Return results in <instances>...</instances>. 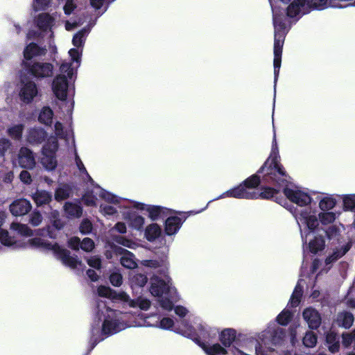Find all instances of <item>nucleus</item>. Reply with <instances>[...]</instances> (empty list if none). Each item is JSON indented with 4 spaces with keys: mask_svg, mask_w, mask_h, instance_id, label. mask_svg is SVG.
<instances>
[{
    "mask_svg": "<svg viewBox=\"0 0 355 355\" xmlns=\"http://www.w3.org/2000/svg\"><path fill=\"white\" fill-rule=\"evenodd\" d=\"M273 15L274 26V90L282 62L284 39L291 24L288 18L297 21L312 10H322L331 6L330 0H269Z\"/></svg>",
    "mask_w": 355,
    "mask_h": 355,
    "instance_id": "1",
    "label": "nucleus"
},
{
    "mask_svg": "<svg viewBox=\"0 0 355 355\" xmlns=\"http://www.w3.org/2000/svg\"><path fill=\"white\" fill-rule=\"evenodd\" d=\"M279 149L276 135L274 132L270 156L258 171L257 174H254L245 180L243 184L223 193L216 198L214 200L225 198H257L258 194L257 192L251 189L257 187L260 183L261 174L263 181L266 182H276L279 186H284V183L287 182L288 175L279 163Z\"/></svg>",
    "mask_w": 355,
    "mask_h": 355,
    "instance_id": "2",
    "label": "nucleus"
},
{
    "mask_svg": "<svg viewBox=\"0 0 355 355\" xmlns=\"http://www.w3.org/2000/svg\"><path fill=\"white\" fill-rule=\"evenodd\" d=\"M127 313L111 309L105 300H98L96 306V316L91 327L92 348L104 339L103 336L116 334L127 327H141L143 324L135 321L128 322Z\"/></svg>",
    "mask_w": 355,
    "mask_h": 355,
    "instance_id": "3",
    "label": "nucleus"
},
{
    "mask_svg": "<svg viewBox=\"0 0 355 355\" xmlns=\"http://www.w3.org/2000/svg\"><path fill=\"white\" fill-rule=\"evenodd\" d=\"M300 229L302 241L308 242L306 248L311 253L316 254L324 248V236L331 239L337 234V229L331 226L327 230L318 229L319 221L308 208L300 209L293 214Z\"/></svg>",
    "mask_w": 355,
    "mask_h": 355,
    "instance_id": "4",
    "label": "nucleus"
},
{
    "mask_svg": "<svg viewBox=\"0 0 355 355\" xmlns=\"http://www.w3.org/2000/svg\"><path fill=\"white\" fill-rule=\"evenodd\" d=\"M71 61H64L60 67V73L57 75L52 82V90L55 97L64 101L67 99L70 89L71 82H73V76L76 69L80 64V52L74 49L69 51Z\"/></svg>",
    "mask_w": 355,
    "mask_h": 355,
    "instance_id": "5",
    "label": "nucleus"
},
{
    "mask_svg": "<svg viewBox=\"0 0 355 355\" xmlns=\"http://www.w3.org/2000/svg\"><path fill=\"white\" fill-rule=\"evenodd\" d=\"M149 291L152 295L157 297L160 306L166 311L173 309V300L176 295V289L172 286L171 279H162L155 276L150 279Z\"/></svg>",
    "mask_w": 355,
    "mask_h": 355,
    "instance_id": "6",
    "label": "nucleus"
},
{
    "mask_svg": "<svg viewBox=\"0 0 355 355\" xmlns=\"http://www.w3.org/2000/svg\"><path fill=\"white\" fill-rule=\"evenodd\" d=\"M100 196L105 200L119 205V207L121 209V214L123 218L128 221V225L131 228L137 231H141L144 229L145 218L143 216L132 212V209H136V207L123 206L126 202H137V201L119 198L107 191L100 190Z\"/></svg>",
    "mask_w": 355,
    "mask_h": 355,
    "instance_id": "7",
    "label": "nucleus"
},
{
    "mask_svg": "<svg viewBox=\"0 0 355 355\" xmlns=\"http://www.w3.org/2000/svg\"><path fill=\"white\" fill-rule=\"evenodd\" d=\"M98 293L100 297H105L110 300H119L124 306L130 308H138L141 311H146L151 306V302L149 299L144 296H139L136 299H131L130 295L124 291L117 293L111 288L105 286H101L98 288Z\"/></svg>",
    "mask_w": 355,
    "mask_h": 355,
    "instance_id": "8",
    "label": "nucleus"
},
{
    "mask_svg": "<svg viewBox=\"0 0 355 355\" xmlns=\"http://www.w3.org/2000/svg\"><path fill=\"white\" fill-rule=\"evenodd\" d=\"M211 327L200 320H196L193 324H189L186 320H183L182 325L177 327L175 330L178 334L195 340L204 351L203 346L210 347L212 345H207L202 343L200 340L209 338L211 337Z\"/></svg>",
    "mask_w": 355,
    "mask_h": 355,
    "instance_id": "9",
    "label": "nucleus"
},
{
    "mask_svg": "<svg viewBox=\"0 0 355 355\" xmlns=\"http://www.w3.org/2000/svg\"><path fill=\"white\" fill-rule=\"evenodd\" d=\"M30 243L33 246L51 251L58 259L61 260L63 264L71 268H79L83 265L80 261L71 257L67 250L61 248L57 243L44 241L41 238L32 239L30 240Z\"/></svg>",
    "mask_w": 355,
    "mask_h": 355,
    "instance_id": "10",
    "label": "nucleus"
},
{
    "mask_svg": "<svg viewBox=\"0 0 355 355\" xmlns=\"http://www.w3.org/2000/svg\"><path fill=\"white\" fill-rule=\"evenodd\" d=\"M58 143L55 137H49L42 149L41 164L47 171H53L58 164L55 153Z\"/></svg>",
    "mask_w": 355,
    "mask_h": 355,
    "instance_id": "11",
    "label": "nucleus"
},
{
    "mask_svg": "<svg viewBox=\"0 0 355 355\" xmlns=\"http://www.w3.org/2000/svg\"><path fill=\"white\" fill-rule=\"evenodd\" d=\"M285 332L283 328L278 327L276 324H272L268 326V327L258 334L257 339V345L255 347V351L258 355L260 352L261 342L264 345L270 343L278 344L284 338Z\"/></svg>",
    "mask_w": 355,
    "mask_h": 355,
    "instance_id": "12",
    "label": "nucleus"
},
{
    "mask_svg": "<svg viewBox=\"0 0 355 355\" xmlns=\"http://www.w3.org/2000/svg\"><path fill=\"white\" fill-rule=\"evenodd\" d=\"M283 192L288 200L300 207H306L312 201L311 193L304 188L286 184Z\"/></svg>",
    "mask_w": 355,
    "mask_h": 355,
    "instance_id": "13",
    "label": "nucleus"
},
{
    "mask_svg": "<svg viewBox=\"0 0 355 355\" xmlns=\"http://www.w3.org/2000/svg\"><path fill=\"white\" fill-rule=\"evenodd\" d=\"M26 70L37 80L51 77L53 72L52 64L39 61H23Z\"/></svg>",
    "mask_w": 355,
    "mask_h": 355,
    "instance_id": "14",
    "label": "nucleus"
},
{
    "mask_svg": "<svg viewBox=\"0 0 355 355\" xmlns=\"http://www.w3.org/2000/svg\"><path fill=\"white\" fill-rule=\"evenodd\" d=\"M125 207H135L136 209L140 211H146L148 214L149 218L153 221L164 220L168 216L172 210L164 207L147 205L142 202H126Z\"/></svg>",
    "mask_w": 355,
    "mask_h": 355,
    "instance_id": "15",
    "label": "nucleus"
},
{
    "mask_svg": "<svg viewBox=\"0 0 355 355\" xmlns=\"http://www.w3.org/2000/svg\"><path fill=\"white\" fill-rule=\"evenodd\" d=\"M38 92L37 85L33 80L21 81L19 95L23 103L26 104L31 103L37 96Z\"/></svg>",
    "mask_w": 355,
    "mask_h": 355,
    "instance_id": "16",
    "label": "nucleus"
},
{
    "mask_svg": "<svg viewBox=\"0 0 355 355\" xmlns=\"http://www.w3.org/2000/svg\"><path fill=\"white\" fill-rule=\"evenodd\" d=\"M18 163L21 168H33L36 162L33 151L26 147H21L18 154Z\"/></svg>",
    "mask_w": 355,
    "mask_h": 355,
    "instance_id": "17",
    "label": "nucleus"
},
{
    "mask_svg": "<svg viewBox=\"0 0 355 355\" xmlns=\"http://www.w3.org/2000/svg\"><path fill=\"white\" fill-rule=\"evenodd\" d=\"M304 320L309 327L312 329H318L321 324V317L317 310L311 307L306 308L302 313Z\"/></svg>",
    "mask_w": 355,
    "mask_h": 355,
    "instance_id": "18",
    "label": "nucleus"
},
{
    "mask_svg": "<svg viewBox=\"0 0 355 355\" xmlns=\"http://www.w3.org/2000/svg\"><path fill=\"white\" fill-rule=\"evenodd\" d=\"M258 194L257 198L259 197H261V198H266L269 199L271 198H275V201L281 205L282 206L286 207L287 209H288L293 214L295 211H299L300 209H297L296 208H294L292 205H289L287 201L285 199H279L277 197H276V195L277 194L275 189H271L270 187L264 188L263 190L261 193L257 192Z\"/></svg>",
    "mask_w": 355,
    "mask_h": 355,
    "instance_id": "19",
    "label": "nucleus"
},
{
    "mask_svg": "<svg viewBox=\"0 0 355 355\" xmlns=\"http://www.w3.org/2000/svg\"><path fill=\"white\" fill-rule=\"evenodd\" d=\"M32 208L31 202L24 198L15 200L10 205V211L14 216H24Z\"/></svg>",
    "mask_w": 355,
    "mask_h": 355,
    "instance_id": "20",
    "label": "nucleus"
},
{
    "mask_svg": "<svg viewBox=\"0 0 355 355\" xmlns=\"http://www.w3.org/2000/svg\"><path fill=\"white\" fill-rule=\"evenodd\" d=\"M46 132L40 127H34L28 130L26 141L31 145H37L44 141Z\"/></svg>",
    "mask_w": 355,
    "mask_h": 355,
    "instance_id": "21",
    "label": "nucleus"
},
{
    "mask_svg": "<svg viewBox=\"0 0 355 355\" xmlns=\"http://www.w3.org/2000/svg\"><path fill=\"white\" fill-rule=\"evenodd\" d=\"M116 252L121 256L120 262L123 267L129 269L137 267V264L132 252L121 247L116 248Z\"/></svg>",
    "mask_w": 355,
    "mask_h": 355,
    "instance_id": "22",
    "label": "nucleus"
},
{
    "mask_svg": "<svg viewBox=\"0 0 355 355\" xmlns=\"http://www.w3.org/2000/svg\"><path fill=\"white\" fill-rule=\"evenodd\" d=\"M46 53V49L41 47L35 43L29 44L24 51V61H31L32 59L42 57Z\"/></svg>",
    "mask_w": 355,
    "mask_h": 355,
    "instance_id": "23",
    "label": "nucleus"
},
{
    "mask_svg": "<svg viewBox=\"0 0 355 355\" xmlns=\"http://www.w3.org/2000/svg\"><path fill=\"white\" fill-rule=\"evenodd\" d=\"M55 17L49 13L40 14L35 19L37 26L44 32L49 30L51 31L52 27L55 25Z\"/></svg>",
    "mask_w": 355,
    "mask_h": 355,
    "instance_id": "24",
    "label": "nucleus"
},
{
    "mask_svg": "<svg viewBox=\"0 0 355 355\" xmlns=\"http://www.w3.org/2000/svg\"><path fill=\"white\" fill-rule=\"evenodd\" d=\"M182 220L178 216H167L165 220V232L168 236L178 233L182 225Z\"/></svg>",
    "mask_w": 355,
    "mask_h": 355,
    "instance_id": "25",
    "label": "nucleus"
},
{
    "mask_svg": "<svg viewBox=\"0 0 355 355\" xmlns=\"http://www.w3.org/2000/svg\"><path fill=\"white\" fill-rule=\"evenodd\" d=\"M90 30L91 28L87 26L76 33L73 37L72 44L74 46L78 48L76 49L80 52V55L82 54V50H80L79 48H82L84 46L85 42L90 32Z\"/></svg>",
    "mask_w": 355,
    "mask_h": 355,
    "instance_id": "26",
    "label": "nucleus"
},
{
    "mask_svg": "<svg viewBox=\"0 0 355 355\" xmlns=\"http://www.w3.org/2000/svg\"><path fill=\"white\" fill-rule=\"evenodd\" d=\"M53 132L54 135H51L50 137H55L57 139L58 142V139L64 140V141L67 142L71 134V131L66 128L60 121H56L54 124Z\"/></svg>",
    "mask_w": 355,
    "mask_h": 355,
    "instance_id": "27",
    "label": "nucleus"
},
{
    "mask_svg": "<svg viewBox=\"0 0 355 355\" xmlns=\"http://www.w3.org/2000/svg\"><path fill=\"white\" fill-rule=\"evenodd\" d=\"M353 322L354 316L352 313L348 311H343L337 314L336 323L338 327L349 329L351 327Z\"/></svg>",
    "mask_w": 355,
    "mask_h": 355,
    "instance_id": "28",
    "label": "nucleus"
},
{
    "mask_svg": "<svg viewBox=\"0 0 355 355\" xmlns=\"http://www.w3.org/2000/svg\"><path fill=\"white\" fill-rule=\"evenodd\" d=\"M162 229L157 223H151L145 229V237L148 241H154L160 236Z\"/></svg>",
    "mask_w": 355,
    "mask_h": 355,
    "instance_id": "29",
    "label": "nucleus"
},
{
    "mask_svg": "<svg viewBox=\"0 0 355 355\" xmlns=\"http://www.w3.org/2000/svg\"><path fill=\"white\" fill-rule=\"evenodd\" d=\"M326 343L328 346L329 350L331 353H336L340 349V340L338 335L333 332L329 331L326 334Z\"/></svg>",
    "mask_w": 355,
    "mask_h": 355,
    "instance_id": "30",
    "label": "nucleus"
},
{
    "mask_svg": "<svg viewBox=\"0 0 355 355\" xmlns=\"http://www.w3.org/2000/svg\"><path fill=\"white\" fill-rule=\"evenodd\" d=\"M64 211L69 218H79L83 214V209L78 203L66 202L64 205Z\"/></svg>",
    "mask_w": 355,
    "mask_h": 355,
    "instance_id": "31",
    "label": "nucleus"
},
{
    "mask_svg": "<svg viewBox=\"0 0 355 355\" xmlns=\"http://www.w3.org/2000/svg\"><path fill=\"white\" fill-rule=\"evenodd\" d=\"M100 190L105 191L100 187H96L91 192L86 193L83 197V200L84 201L85 204L87 206H96L97 196H98L103 200H105L100 196Z\"/></svg>",
    "mask_w": 355,
    "mask_h": 355,
    "instance_id": "32",
    "label": "nucleus"
},
{
    "mask_svg": "<svg viewBox=\"0 0 355 355\" xmlns=\"http://www.w3.org/2000/svg\"><path fill=\"white\" fill-rule=\"evenodd\" d=\"M105 203L100 205V211L105 216H111L115 215L118 210L121 212L119 205L110 202L105 200Z\"/></svg>",
    "mask_w": 355,
    "mask_h": 355,
    "instance_id": "33",
    "label": "nucleus"
},
{
    "mask_svg": "<svg viewBox=\"0 0 355 355\" xmlns=\"http://www.w3.org/2000/svg\"><path fill=\"white\" fill-rule=\"evenodd\" d=\"M349 245H346L344 247H342L340 249H336L331 254L328 256L325 259V265L328 267V269L330 268L331 264L338 260L339 258L345 255L347 252L349 250Z\"/></svg>",
    "mask_w": 355,
    "mask_h": 355,
    "instance_id": "34",
    "label": "nucleus"
},
{
    "mask_svg": "<svg viewBox=\"0 0 355 355\" xmlns=\"http://www.w3.org/2000/svg\"><path fill=\"white\" fill-rule=\"evenodd\" d=\"M32 199L37 206H41L50 202L51 194L46 191L37 190L32 195Z\"/></svg>",
    "mask_w": 355,
    "mask_h": 355,
    "instance_id": "35",
    "label": "nucleus"
},
{
    "mask_svg": "<svg viewBox=\"0 0 355 355\" xmlns=\"http://www.w3.org/2000/svg\"><path fill=\"white\" fill-rule=\"evenodd\" d=\"M53 117V110L49 107L45 106L42 108L39 113L38 121L45 125H50L52 123Z\"/></svg>",
    "mask_w": 355,
    "mask_h": 355,
    "instance_id": "36",
    "label": "nucleus"
},
{
    "mask_svg": "<svg viewBox=\"0 0 355 355\" xmlns=\"http://www.w3.org/2000/svg\"><path fill=\"white\" fill-rule=\"evenodd\" d=\"M236 336V330L233 329H225L221 332L220 340L224 346L229 347L235 340Z\"/></svg>",
    "mask_w": 355,
    "mask_h": 355,
    "instance_id": "37",
    "label": "nucleus"
},
{
    "mask_svg": "<svg viewBox=\"0 0 355 355\" xmlns=\"http://www.w3.org/2000/svg\"><path fill=\"white\" fill-rule=\"evenodd\" d=\"M6 215L3 212H0V227L3 225ZM0 241L6 246H11L15 243V241L8 236L6 230L0 228Z\"/></svg>",
    "mask_w": 355,
    "mask_h": 355,
    "instance_id": "38",
    "label": "nucleus"
},
{
    "mask_svg": "<svg viewBox=\"0 0 355 355\" xmlns=\"http://www.w3.org/2000/svg\"><path fill=\"white\" fill-rule=\"evenodd\" d=\"M24 129V125L22 123L13 124L8 128L7 133L12 139L20 140Z\"/></svg>",
    "mask_w": 355,
    "mask_h": 355,
    "instance_id": "39",
    "label": "nucleus"
},
{
    "mask_svg": "<svg viewBox=\"0 0 355 355\" xmlns=\"http://www.w3.org/2000/svg\"><path fill=\"white\" fill-rule=\"evenodd\" d=\"M336 204V199L331 195H327L322 198L320 199L319 202V207L320 209L324 210H331L333 209Z\"/></svg>",
    "mask_w": 355,
    "mask_h": 355,
    "instance_id": "40",
    "label": "nucleus"
},
{
    "mask_svg": "<svg viewBox=\"0 0 355 355\" xmlns=\"http://www.w3.org/2000/svg\"><path fill=\"white\" fill-rule=\"evenodd\" d=\"M342 199L344 210L355 211V194L344 195Z\"/></svg>",
    "mask_w": 355,
    "mask_h": 355,
    "instance_id": "41",
    "label": "nucleus"
},
{
    "mask_svg": "<svg viewBox=\"0 0 355 355\" xmlns=\"http://www.w3.org/2000/svg\"><path fill=\"white\" fill-rule=\"evenodd\" d=\"M205 352L207 355H227V350L219 344L212 345L210 347L203 346Z\"/></svg>",
    "mask_w": 355,
    "mask_h": 355,
    "instance_id": "42",
    "label": "nucleus"
},
{
    "mask_svg": "<svg viewBox=\"0 0 355 355\" xmlns=\"http://www.w3.org/2000/svg\"><path fill=\"white\" fill-rule=\"evenodd\" d=\"M10 228L22 236H31L33 235V231L26 225L12 223Z\"/></svg>",
    "mask_w": 355,
    "mask_h": 355,
    "instance_id": "43",
    "label": "nucleus"
},
{
    "mask_svg": "<svg viewBox=\"0 0 355 355\" xmlns=\"http://www.w3.org/2000/svg\"><path fill=\"white\" fill-rule=\"evenodd\" d=\"M302 295V288L301 287L300 282H298L291 297L289 303L291 306L295 307L299 304Z\"/></svg>",
    "mask_w": 355,
    "mask_h": 355,
    "instance_id": "44",
    "label": "nucleus"
},
{
    "mask_svg": "<svg viewBox=\"0 0 355 355\" xmlns=\"http://www.w3.org/2000/svg\"><path fill=\"white\" fill-rule=\"evenodd\" d=\"M318 338L313 331H307L303 338V344L306 347H313L317 343Z\"/></svg>",
    "mask_w": 355,
    "mask_h": 355,
    "instance_id": "45",
    "label": "nucleus"
},
{
    "mask_svg": "<svg viewBox=\"0 0 355 355\" xmlns=\"http://www.w3.org/2000/svg\"><path fill=\"white\" fill-rule=\"evenodd\" d=\"M330 5L336 8L355 7V0H330Z\"/></svg>",
    "mask_w": 355,
    "mask_h": 355,
    "instance_id": "46",
    "label": "nucleus"
},
{
    "mask_svg": "<svg viewBox=\"0 0 355 355\" xmlns=\"http://www.w3.org/2000/svg\"><path fill=\"white\" fill-rule=\"evenodd\" d=\"M70 195V189L68 186L64 185L58 188L55 193V198L58 201L67 198Z\"/></svg>",
    "mask_w": 355,
    "mask_h": 355,
    "instance_id": "47",
    "label": "nucleus"
},
{
    "mask_svg": "<svg viewBox=\"0 0 355 355\" xmlns=\"http://www.w3.org/2000/svg\"><path fill=\"white\" fill-rule=\"evenodd\" d=\"M318 216L320 223L323 225L331 224L336 220V214L331 211L322 212Z\"/></svg>",
    "mask_w": 355,
    "mask_h": 355,
    "instance_id": "48",
    "label": "nucleus"
},
{
    "mask_svg": "<svg viewBox=\"0 0 355 355\" xmlns=\"http://www.w3.org/2000/svg\"><path fill=\"white\" fill-rule=\"evenodd\" d=\"M78 0H64L63 11L65 15H70L78 7Z\"/></svg>",
    "mask_w": 355,
    "mask_h": 355,
    "instance_id": "49",
    "label": "nucleus"
},
{
    "mask_svg": "<svg viewBox=\"0 0 355 355\" xmlns=\"http://www.w3.org/2000/svg\"><path fill=\"white\" fill-rule=\"evenodd\" d=\"M148 278L146 275L142 274H136L133 275L130 279L132 286H138L143 287L147 283Z\"/></svg>",
    "mask_w": 355,
    "mask_h": 355,
    "instance_id": "50",
    "label": "nucleus"
},
{
    "mask_svg": "<svg viewBox=\"0 0 355 355\" xmlns=\"http://www.w3.org/2000/svg\"><path fill=\"white\" fill-rule=\"evenodd\" d=\"M292 318V313L288 310L282 311L277 317V322L281 325H286Z\"/></svg>",
    "mask_w": 355,
    "mask_h": 355,
    "instance_id": "51",
    "label": "nucleus"
},
{
    "mask_svg": "<svg viewBox=\"0 0 355 355\" xmlns=\"http://www.w3.org/2000/svg\"><path fill=\"white\" fill-rule=\"evenodd\" d=\"M343 338V345L345 347H349L351 345L354 344L355 347V331H353L349 333H343L342 335Z\"/></svg>",
    "mask_w": 355,
    "mask_h": 355,
    "instance_id": "52",
    "label": "nucleus"
},
{
    "mask_svg": "<svg viewBox=\"0 0 355 355\" xmlns=\"http://www.w3.org/2000/svg\"><path fill=\"white\" fill-rule=\"evenodd\" d=\"M173 326L174 321L170 318H163L157 324L155 325V327L164 330H173Z\"/></svg>",
    "mask_w": 355,
    "mask_h": 355,
    "instance_id": "53",
    "label": "nucleus"
},
{
    "mask_svg": "<svg viewBox=\"0 0 355 355\" xmlns=\"http://www.w3.org/2000/svg\"><path fill=\"white\" fill-rule=\"evenodd\" d=\"M75 162H76V165L80 173L85 175L86 178H87L89 180L92 181V179L91 178L89 173H87V171L81 159L78 156L76 150H75Z\"/></svg>",
    "mask_w": 355,
    "mask_h": 355,
    "instance_id": "54",
    "label": "nucleus"
},
{
    "mask_svg": "<svg viewBox=\"0 0 355 355\" xmlns=\"http://www.w3.org/2000/svg\"><path fill=\"white\" fill-rule=\"evenodd\" d=\"M110 282L112 286L119 287L123 283L122 275L119 272H113L110 275Z\"/></svg>",
    "mask_w": 355,
    "mask_h": 355,
    "instance_id": "55",
    "label": "nucleus"
},
{
    "mask_svg": "<svg viewBox=\"0 0 355 355\" xmlns=\"http://www.w3.org/2000/svg\"><path fill=\"white\" fill-rule=\"evenodd\" d=\"M80 232L83 234H89L92 232L93 226L92 223L88 219H84L80 225Z\"/></svg>",
    "mask_w": 355,
    "mask_h": 355,
    "instance_id": "56",
    "label": "nucleus"
},
{
    "mask_svg": "<svg viewBox=\"0 0 355 355\" xmlns=\"http://www.w3.org/2000/svg\"><path fill=\"white\" fill-rule=\"evenodd\" d=\"M95 244L92 239L89 238H85L80 244V248L87 252H92L94 248Z\"/></svg>",
    "mask_w": 355,
    "mask_h": 355,
    "instance_id": "57",
    "label": "nucleus"
},
{
    "mask_svg": "<svg viewBox=\"0 0 355 355\" xmlns=\"http://www.w3.org/2000/svg\"><path fill=\"white\" fill-rule=\"evenodd\" d=\"M87 264L96 269L100 270L101 268V259L98 256H92L87 259Z\"/></svg>",
    "mask_w": 355,
    "mask_h": 355,
    "instance_id": "58",
    "label": "nucleus"
},
{
    "mask_svg": "<svg viewBox=\"0 0 355 355\" xmlns=\"http://www.w3.org/2000/svg\"><path fill=\"white\" fill-rule=\"evenodd\" d=\"M50 0H34L33 8L35 10H46L49 6Z\"/></svg>",
    "mask_w": 355,
    "mask_h": 355,
    "instance_id": "59",
    "label": "nucleus"
},
{
    "mask_svg": "<svg viewBox=\"0 0 355 355\" xmlns=\"http://www.w3.org/2000/svg\"><path fill=\"white\" fill-rule=\"evenodd\" d=\"M42 220V216L38 211H33L30 218V223L33 226H38L40 225Z\"/></svg>",
    "mask_w": 355,
    "mask_h": 355,
    "instance_id": "60",
    "label": "nucleus"
},
{
    "mask_svg": "<svg viewBox=\"0 0 355 355\" xmlns=\"http://www.w3.org/2000/svg\"><path fill=\"white\" fill-rule=\"evenodd\" d=\"M80 244L81 241L78 237H71L68 240L69 246L75 250H79V248H80Z\"/></svg>",
    "mask_w": 355,
    "mask_h": 355,
    "instance_id": "61",
    "label": "nucleus"
},
{
    "mask_svg": "<svg viewBox=\"0 0 355 355\" xmlns=\"http://www.w3.org/2000/svg\"><path fill=\"white\" fill-rule=\"evenodd\" d=\"M11 146V142L8 139H0V153L3 155Z\"/></svg>",
    "mask_w": 355,
    "mask_h": 355,
    "instance_id": "62",
    "label": "nucleus"
},
{
    "mask_svg": "<svg viewBox=\"0 0 355 355\" xmlns=\"http://www.w3.org/2000/svg\"><path fill=\"white\" fill-rule=\"evenodd\" d=\"M115 241L118 243L130 248H132L135 245V243L131 240L128 239L123 236H119L115 239Z\"/></svg>",
    "mask_w": 355,
    "mask_h": 355,
    "instance_id": "63",
    "label": "nucleus"
},
{
    "mask_svg": "<svg viewBox=\"0 0 355 355\" xmlns=\"http://www.w3.org/2000/svg\"><path fill=\"white\" fill-rule=\"evenodd\" d=\"M141 264L146 267L158 268L161 266L160 263L157 260H143Z\"/></svg>",
    "mask_w": 355,
    "mask_h": 355,
    "instance_id": "64",
    "label": "nucleus"
}]
</instances>
